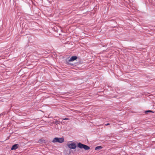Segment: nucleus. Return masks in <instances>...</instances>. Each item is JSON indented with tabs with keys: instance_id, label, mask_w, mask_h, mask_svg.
Masks as SVG:
<instances>
[{
	"instance_id": "obj_1",
	"label": "nucleus",
	"mask_w": 155,
	"mask_h": 155,
	"mask_svg": "<svg viewBox=\"0 0 155 155\" xmlns=\"http://www.w3.org/2000/svg\"><path fill=\"white\" fill-rule=\"evenodd\" d=\"M64 141V139L63 137L58 138L55 137L52 141L53 143L58 142L59 143H62Z\"/></svg>"
},
{
	"instance_id": "obj_2",
	"label": "nucleus",
	"mask_w": 155,
	"mask_h": 155,
	"mask_svg": "<svg viewBox=\"0 0 155 155\" xmlns=\"http://www.w3.org/2000/svg\"><path fill=\"white\" fill-rule=\"evenodd\" d=\"M78 147L81 149L83 148L86 150H88L90 148L89 146L81 143H78Z\"/></svg>"
},
{
	"instance_id": "obj_3",
	"label": "nucleus",
	"mask_w": 155,
	"mask_h": 155,
	"mask_svg": "<svg viewBox=\"0 0 155 155\" xmlns=\"http://www.w3.org/2000/svg\"><path fill=\"white\" fill-rule=\"evenodd\" d=\"M68 146L70 148L75 149L76 147V144L74 142H70L67 144Z\"/></svg>"
},
{
	"instance_id": "obj_4",
	"label": "nucleus",
	"mask_w": 155,
	"mask_h": 155,
	"mask_svg": "<svg viewBox=\"0 0 155 155\" xmlns=\"http://www.w3.org/2000/svg\"><path fill=\"white\" fill-rule=\"evenodd\" d=\"M77 58V57L76 56H74L71 57L70 59L69 60V61H74Z\"/></svg>"
},
{
	"instance_id": "obj_5",
	"label": "nucleus",
	"mask_w": 155,
	"mask_h": 155,
	"mask_svg": "<svg viewBox=\"0 0 155 155\" xmlns=\"http://www.w3.org/2000/svg\"><path fill=\"white\" fill-rule=\"evenodd\" d=\"M18 146L17 144H15L13 145L11 148V150H15L18 148Z\"/></svg>"
},
{
	"instance_id": "obj_6",
	"label": "nucleus",
	"mask_w": 155,
	"mask_h": 155,
	"mask_svg": "<svg viewBox=\"0 0 155 155\" xmlns=\"http://www.w3.org/2000/svg\"><path fill=\"white\" fill-rule=\"evenodd\" d=\"M102 148V147L101 146H97L95 147V150H99Z\"/></svg>"
},
{
	"instance_id": "obj_7",
	"label": "nucleus",
	"mask_w": 155,
	"mask_h": 155,
	"mask_svg": "<svg viewBox=\"0 0 155 155\" xmlns=\"http://www.w3.org/2000/svg\"><path fill=\"white\" fill-rule=\"evenodd\" d=\"M38 143H45V140L42 139H40L38 141Z\"/></svg>"
},
{
	"instance_id": "obj_8",
	"label": "nucleus",
	"mask_w": 155,
	"mask_h": 155,
	"mask_svg": "<svg viewBox=\"0 0 155 155\" xmlns=\"http://www.w3.org/2000/svg\"><path fill=\"white\" fill-rule=\"evenodd\" d=\"M152 111L150 110H148L145 112V113H147V112H152Z\"/></svg>"
},
{
	"instance_id": "obj_9",
	"label": "nucleus",
	"mask_w": 155,
	"mask_h": 155,
	"mask_svg": "<svg viewBox=\"0 0 155 155\" xmlns=\"http://www.w3.org/2000/svg\"><path fill=\"white\" fill-rule=\"evenodd\" d=\"M63 120H69V119L68 118H64Z\"/></svg>"
},
{
	"instance_id": "obj_10",
	"label": "nucleus",
	"mask_w": 155,
	"mask_h": 155,
	"mask_svg": "<svg viewBox=\"0 0 155 155\" xmlns=\"http://www.w3.org/2000/svg\"><path fill=\"white\" fill-rule=\"evenodd\" d=\"M110 124L109 123H108L107 124H106V125H109Z\"/></svg>"
}]
</instances>
